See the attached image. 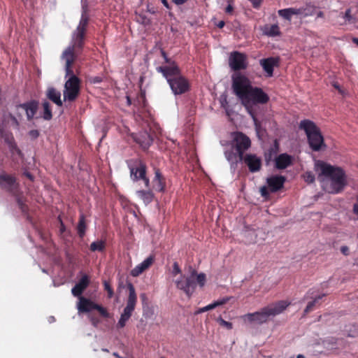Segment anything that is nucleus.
I'll list each match as a JSON object with an SVG mask.
<instances>
[{
    "mask_svg": "<svg viewBox=\"0 0 358 358\" xmlns=\"http://www.w3.org/2000/svg\"><path fill=\"white\" fill-rule=\"evenodd\" d=\"M113 355L118 358V356H120L117 352H114Z\"/></svg>",
    "mask_w": 358,
    "mask_h": 358,
    "instance_id": "obj_63",
    "label": "nucleus"
},
{
    "mask_svg": "<svg viewBox=\"0 0 358 358\" xmlns=\"http://www.w3.org/2000/svg\"><path fill=\"white\" fill-rule=\"evenodd\" d=\"M169 84L174 94H182L187 92L189 89V84L183 76H178L173 79L169 80Z\"/></svg>",
    "mask_w": 358,
    "mask_h": 358,
    "instance_id": "obj_16",
    "label": "nucleus"
},
{
    "mask_svg": "<svg viewBox=\"0 0 358 358\" xmlns=\"http://www.w3.org/2000/svg\"><path fill=\"white\" fill-rule=\"evenodd\" d=\"M342 17L345 19L346 22H355V17L351 14V9H348Z\"/></svg>",
    "mask_w": 358,
    "mask_h": 358,
    "instance_id": "obj_40",
    "label": "nucleus"
},
{
    "mask_svg": "<svg viewBox=\"0 0 358 358\" xmlns=\"http://www.w3.org/2000/svg\"><path fill=\"white\" fill-rule=\"evenodd\" d=\"M217 322L219 323V324L224 328H226L227 329H231L233 328V324L231 322H227V321H225L224 320H223L222 317H219L217 320Z\"/></svg>",
    "mask_w": 358,
    "mask_h": 358,
    "instance_id": "obj_41",
    "label": "nucleus"
},
{
    "mask_svg": "<svg viewBox=\"0 0 358 358\" xmlns=\"http://www.w3.org/2000/svg\"><path fill=\"white\" fill-rule=\"evenodd\" d=\"M353 41L358 45V38H354Z\"/></svg>",
    "mask_w": 358,
    "mask_h": 358,
    "instance_id": "obj_62",
    "label": "nucleus"
},
{
    "mask_svg": "<svg viewBox=\"0 0 358 358\" xmlns=\"http://www.w3.org/2000/svg\"><path fill=\"white\" fill-rule=\"evenodd\" d=\"M324 17V13L322 11H318L317 13V17Z\"/></svg>",
    "mask_w": 358,
    "mask_h": 358,
    "instance_id": "obj_57",
    "label": "nucleus"
},
{
    "mask_svg": "<svg viewBox=\"0 0 358 358\" xmlns=\"http://www.w3.org/2000/svg\"><path fill=\"white\" fill-rule=\"evenodd\" d=\"M259 63L264 71L267 73V76L271 77L273 76L274 66L278 65V59L275 57H268L261 59Z\"/></svg>",
    "mask_w": 358,
    "mask_h": 358,
    "instance_id": "obj_25",
    "label": "nucleus"
},
{
    "mask_svg": "<svg viewBox=\"0 0 358 358\" xmlns=\"http://www.w3.org/2000/svg\"><path fill=\"white\" fill-rule=\"evenodd\" d=\"M127 289L129 291V295L127 299V304L117 322V328H123L126 325V323L131 317L137 303V295L133 284L131 282L128 283Z\"/></svg>",
    "mask_w": 358,
    "mask_h": 358,
    "instance_id": "obj_7",
    "label": "nucleus"
},
{
    "mask_svg": "<svg viewBox=\"0 0 358 358\" xmlns=\"http://www.w3.org/2000/svg\"><path fill=\"white\" fill-rule=\"evenodd\" d=\"M67 77L68 79L64 84L63 96L64 101L72 102L77 99L80 93L81 80L74 73L66 74V78Z\"/></svg>",
    "mask_w": 358,
    "mask_h": 358,
    "instance_id": "obj_6",
    "label": "nucleus"
},
{
    "mask_svg": "<svg viewBox=\"0 0 358 358\" xmlns=\"http://www.w3.org/2000/svg\"><path fill=\"white\" fill-rule=\"evenodd\" d=\"M16 196V201L17 203V205L21 210V211L24 213H26L28 212L29 208L28 206L25 203L24 201L22 199V198L18 196V194Z\"/></svg>",
    "mask_w": 358,
    "mask_h": 358,
    "instance_id": "obj_38",
    "label": "nucleus"
},
{
    "mask_svg": "<svg viewBox=\"0 0 358 358\" xmlns=\"http://www.w3.org/2000/svg\"><path fill=\"white\" fill-rule=\"evenodd\" d=\"M232 145L234 147L238 154V158L243 159L244 152L251 145L250 139L241 132L233 134Z\"/></svg>",
    "mask_w": 358,
    "mask_h": 358,
    "instance_id": "obj_13",
    "label": "nucleus"
},
{
    "mask_svg": "<svg viewBox=\"0 0 358 358\" xmlns=\"http://www.w3.org/2000/svg\"><path fill=\"white\" fill-rule=\"evenodd\" d=\"M233 2V0H228V6H227L225 9V12L227 13H231L233 11V6L231 5Z\"/></svg>",
    "mask_w": 358,
    "mask_h": 358,
    "instance_id": "obj_47",
    "label": "nucleus"
},
{
    "mask_svg": "<svg viewBox=\"0 0 358 358\" xmlns=\"http://www.w3.org/2000/svg\"><path fill=\"white\" fill-rule=\"evenodd\" d=\"M268 187H266V186H263L260 188V193H261V195L264 197H267L269 195V192L270 190L268 191Z\"/></svg>",
    "mask_w": 358,
    "mask_h": 358,
    "instance_id": "obj_46",
    "label": "nucleus"
},
{
    "mask_svg": "<svg viewBox=\"0 0 358 358\" xmlns=\"http://www.w3.org/2000/svg\"><path fill=\"white\" fill-rule=\"evenodd\" d=\"M48 98L59 106H62L61 93L54 87H50L47 91Z\"/></svg>",
    "mask_w": 358,
    "mask_h": 358,
    "instance_id": "obj_27",
    "label": "nucleus"
},
{
    "mask_svg": "<svg viewBox=\"0 0 358 358\" xmlns=\"http://www.w3.org/2000/svg\"><path fill=\"white\" fill-rule=\"evenodd\" d=\"M217 26L219 27V28H222L224 26V21H220Z\"/></svg>",
    "mask_w": 358,
    "mask_h": 358,
    "instance_id": "obj_56",
    "label": "nucleus"
},
{
    "mask_svg": "<svg viewBox=\"0 0 358 358\" xmlns=\"http://www.w3.org/2000/svg\"><path fill=\"white\" fill-rule=\"evenodd\" d=\"M303 178L304 180L308 183H312L315 181V176L311 171H306L303 175Z\"/></svg>",
    "mask_w": 358,
    "mask_h": 358,
    "instance_id": "obj_42",
    "label": "nucleus"
},
{
    "mask_svg": "<svg viewBox=\"0 0 358 358\" xmlns=\"http://www.w3.org/2000/svg\"><path fill=\"white\" fill-rule=\"evenodd\" d=\"M333 86H334L336 89H337V90H338V92H339V93H340V94H344V92H343V90L341 89V87H340L339 85H338L337 83H334L333 84Z\"/></svg>",
    "mask_w": 358,
    "mask_h": 358,
    "instance_id": "obj_53",
    "label": "nucleus"
},
{
    "mask_svg": "<svg viewBox=\"0 0 358 358\" xmlns=\"http://www.w3.org/2000/svg\"><path fill=\"white\" fill-rule=\"evenodd\" d=\"M289 304L287 301H279L261 308L259 311L245 314L242 316V319L245 323L262 324L282 313Z\"/></svg>",
    "mask_w": 358,
    "mask_h": 358,
    "instance_id": "obj_3",
    "label": "nucleus"
},
{
    "mask_svg": "<svg viewBox=\"0 0 358 358\" xmlns=\"http://www.w3.org/2000/svg\"><path fill=\"white\" fill-rule=\"evenodd\" d=\"M299 128L306 132L309 145L313 151H319L325 148L320 130L313 122L309 120H302L299 124Z\"/></svg>",
    "mask_w": 358,
    "mask_h": 358,
    "instance_id": "obj_4",
    "label": "nucleus"
},
{
    "mask_svg": "<svg viewBox=\"0 0 358 358\" xmlns=\"http://www.w3.org/2000/svg\"><path fill=\"white\" fill-rule=\"evenodd\" d=\"M103 285H104L105 290L108 293V298H112V296H113V293L114 292H113V289L111 287L110 285L109 284V282H108L106 281H104Z\"/></svg>",
    "mask_w": 358,
    "mask_h": 358,
    "instance_id": "obj_44",
    "label": "nucleus"
},
{
    "mask_svg": "<svg viewBox=\"0 0 358 358\" xmlns=\"http://www.w3.org/2000/svg\"><path fill=\"white\" fill-rule=\"evenodd\" d=\"M296 358H305V357L303 355H298Z\"/></svg>",
    "mask_w": 358,
    "mask_h": 358,
    "instance_id": "obj_61",
    "label": "nucleus"
},
{
    "mask_svg": "<svg viewBox=\"0 0 358 358\" xmlns=\"http://www.w3.org/2000/svg\"><path fill=\"white\" fill-rule=\"evenodd\" d=\"M90 321L94 327H97L100 322V320L97 317L93 316L90 317Z\"/></svg>",
    "mask_w": 358,
    "mask_h": 358,
    "instance_id": "obj_48",
    "label": "nucleus"
},
{
    "mask_svg": "<svg viewBox=\"0 0 358 358\" xmlns=\"http://www.w3.org/2000/svg\"><path fill=\"white\" fill-rule=\"evenodd\" d=\"M106 243L103 240L94 241L90 244V250L92 252H103L106 249Z\"/></svg>",
    "mask_w": 358,
    "mask_h": 358,
    "instance_id": "obj_32",
    "label": "nucleus"
},
{
    "mask_svg": "<svg viewBox=\"0 0 358 358\" xmlns=\"http://www.w3.org/2000/svg\"><path fill=\"white\" fill-rule=\"evenodd\" d=\"M130 171V177L133 181H138L147 173V166L140 158L132 159L127 162Z\"/></svg>",
    "mask_w": 358,
    "mask_h": 358,
    "instance_id": "obj_11",
    "label": "nucleus"
},
{
    "mask_svg": "<svg viewBox=\"0 0 358 358\" xmlns=\"http://www.w3.org/2000/svg\"><path fill=\"white\" fill-rule=\"evenodd\" d=\"M86 223H85V216L84 214H80L79 216V221L77 226L78 234L80 238H83L85 234L86 231Z\"/></svg>",
    "mask_w": 358,
    "mask_h": 358,
    "instance_id": "obj_31",
    "label": "nucleus"
},
{
    "mask_svg": "<svg viewBox=\"0 0 358 358\" xmlns=\"http://www.w3.org/2000/svg\"><path fill=\"white\" fill-rule=\"evenodd\" d=\"M23 174H24V176H26L31 181L34 180V176H33V175L30 172L25 171Z\"/></svg>",
    "mask_w": 358,
    "mask_h": 358,
    "instance_id": "obj_51",
    "label": "nucleus"
},
{
    "mask_svg": "<svg viewBox=\"0 0 358 358\" xmlns=\"http://www.w3.org/2000/svg\"><path fill=\"white\" fill-rule=\"evenodd\" d=\"M162 4L167 8H170L169 3L167 0H160Z\"/></svg>",
    "mask_w": 358,
    "mask_h": 358,
    "instance_id": "obj_54",
    "label": "nucleus"
},
{
    "mask_svg": "<svg viewBox=\"0 0 358 358\" xmlns=\"http://www.w3.org/2000/svg\"><path fill=\"white\" fill-rule=\"evenodd\" d=\"M137 196L143 201L144 203H150L154 199V194L151 190H138L136 192Z\"/></svg>",
    "mask_w": 358,
    "mask_h": 358,
    "instance_id": "obj_29",
    "label": "nucleus"
},
{
    "mask_svg": "<svg viewBox=\"0 0 358 358\" xmlns=\"http://www.w3.org/2000/svg\"><path fill=\"white\" fill-rule=\"evenodd\" d=\"M141 180H142L144 182L145 187L149 188V187H150V179L147 177V176L144 175V177L143 178H141Z\"/></svg>",
    "mask_w": 358,
    "mask_h": 358,
    "instance_id": "obj_49",
    "label": "nucleus"
},
{
    "mask_svg": "<svg viewBox=\"0 0 358 358\" xmlns=\"http://www.w3.org/2000/svg\"><path fill=\"white\" fill-rule=\"evenodd\" d=\"M157 71L162 73V75L169 80L173 79L180 74V71L178 66L173 62L169 66H161L157 68Z\"/></svg>",
    "mask_w": 358,
    "mask_h": 358,
    "instance_id": "obj_20",
    "label": "nucleus"
},
{
    "mask_svg": "<svg viewBox=\"0 0 358 358\" xmlns=\"http://www.w3.org/2000/svg\"><path fill=\"white\" fill-rule=\"evenodd\" d=\"M355 264L358 265V258L355 259Z\"/></svg>",
    "mask_w": 358,
    "mask_h": 358,
    "instance_id": "obj_64",
    "label": "nucleus"
},
{
    "mask_svg": "<svg viewBox=\"0 0 358 358\" xmlns=\"http://www.w3.org/2000/svg\"><path fill=\"white\" fill-rule=\"evenodd\" d=\"M292 157L287 154H280L275 159V166L279 169H286L292 164Z\"/></svg>",
    "mask_w": 358,
    "mask_h": 358,
    "instance_id": "obj_26",
    "label": "nucleus"
},
{
    "mask_svg": "<svg viewBox=\"0 0 358 358\" xmlns=\"http://www.w3.org/2000/svg\"><path fill=\"white\" fill-rule=\"evenodd\" d=\"M65 229V227H64V224H63V222L61 221V227H60V231L62 232H63Z\"/></svg>",
    "mask_w": 358,
    "mask_h": 358,
    "instance_id": "obj_58",
    "label": "nucleus"
},
{
    "mask_svg": "<svg viewBox=\"0 0 358 358\" xmlns=\"http://www.w3.org/2000/svg\"><path fill=\"white\" fill-rule=\"evenodd\" d=\"M224 155L227 159L231 163L237 162L238 159H239L238 155H237V154L234 152L233 150H226L224 152Z\"/></svg>",
    "mask_w": 358,
    "mask_h": 358,
    "instance_id": "obj_37",
    "label": "nucleus"
},
{
    "mask_svg": "<svg viewBox=\"0 0 358 358\" xmlns=\"http://www.w3.org/2000/svg\"><path fill=\"white\" fill-rule=\"evenodd\" d=\"M155 257L153 255H150L147 257L143 262L141 264L136 266L131 271V275L133 277H138L145 271L148 269L154 263Z\"/></svg>",
    "mask_w": 358,
    "mask_h": 358,
    "instance_id": "obj_21",
    "label": "nucleus"
},
{
    "mask_svg": "<svg viewBox=\"0 0 358 358\" xmlns=\"http://www.w3.org/2000/svg\"><path fill=\"white\" fill-rule=\"evenodd\" d=\"M173 282L178 289H180L189 296L194 291L197 283L201 284V273L196 274L193 271L189 277L180 275L173 279Z\"/></svg>",
    "mask_w": 358,
    "mask_h": 358,
    "instance_id": "obj_5",
    "label": "nucleus"
},
{
    "mask_svg": "<svg viewBox=\"0 0 358 358\" xmlns=\"http://www.w3.org/2000/svg\"><path fill=\"white\" fill-rule=\"evenodd\" d=\"M9 148H10V152L13 153V154H15L16 153L17 155H18L19 156H21L22 155V151L20 150V149L17 147V144L13 141V142H10V144H9Z\"/></svg>",
    "mask_w": 358,
    "mask_h": 358,
    "instance_id": "obj_39",
    "label": "nucleus"
},
{
    "mask_svg": "<svg viewBox=\"0 0 358 358\" xmlns=\"http://www.w3.org/2000/svg\"><path fill=\"white\" fill-rule=\"evenodd\" d=\"M278 15L284 19L291 21L294 15H297L296 8H288L278 11Z\"/></svg>",
    "mask_w": 358,
    "mask_h": 358,
    "instance_id": "obj_30",
    "label": "nucleus"
},
{
    "mask_svg": "<svg viewBox=\"0 0 358 358\" xmlns=\"http://www.w3.org/2000/svg\"><path fill=\"white\" fill-rule=\"evenodd\" d=\"M324 295H319L316 296L312 301L309 302L304 309V314H307L313 310V308L318 303L319 301L324 296Z\"/></svg>",
    "mask_w": 358,
    "mask_h": 358,
    "instance_id": "obj_36",
    "label": "nucleus"
},
{
    "mask_svg": "<svg viewBox=\"0 0 358 358\" xmlns=\"http://www.w3.org/2000/svg\"><path fill=\"white\" fill-rule=\"evenodd\" d=\"M0 187L13 196H17L19 192V182L15 176L10 174H0Z\"/></svg>",
    "mask_w": 358,
    "mask_h": 358,
    "instance_id": "obj_12",
    "label": "nucleus"
},
{
    "mask_svg": "<svg viewBox=\"0 0 358 358\" xmlns=\"http://www.w3.org/2000/svg\"><path fill=\"white\" fill-rule=\"evenodd\" d=\"M162 55L163 57L164 58L165 62L166 63H169V59L167 57L166 52L162 50Z\"/></svg>",
    "mask_w": 358,
    "mask_h": 358,
    "instance_id": "obj_55",
    "label": "nucleus"
},
{
    "mask_svg": "<svg viewBox=\"0 0 358 358\" xmlns=\"http://www.w3.org/2000/svg\"><path fill=\"white\" fill-rule=\"evenodd\" d=\"M264 33L268 36H277L280 34V28L277 24L266 26L264 29Z\"/></svg>",
    "mask_w": 358,
    "mask_h": 358,
    "instance_id": "obj_33",
    "label": "nucleus"
},
{
    "mask_svg": "<svg viewBox=\"0 0 358 358\" xmlns=\"http://www.w3.org/2000/svg\"><path fill=\"white\" fill-rule=\"evenodd\" d=\"M77 309L79 313H90L92 310H96L101 317L104 318H108L110 317V314L106 308L84 296L79 297Z\"/></svg>",
    "mask_w": 358,
    "mask_h": 358,
    "instance_id": "obj_10",
    "label": "nucleus"
},
{
    "mask_svg": "<svg viewBox=\"0 0 358 358\" xmlns=\"http://www.w3.org/2000/svg\"><path fill=\"white\" fill-rule=\"evenodd\" d=\"M127 289L129 291V295L127 299V304L117 322V328H123L126 325V323L131 317L137 303V295L133 284L131 282L128 283Z\"/></svg>",
    "mask_w": 358,
    "mask_h": 358,
    "instance_id": "obj_8",
    "label": "nucleus"
},
{
    "mask_svg": "<svg viewBox=\"0 0 358 358\" xmlns=\"http://www.w3.org/2000/svg\"><path fill=\"white\" fill-rule=\"evenodd\" d=\"M43 108V118L45 120H50L52 117V109L50 103L44 101L42 103Z\"/></svg>",
    "mask_w": 358,
    "mask_h": 358,
    "instance_id": "obj_34",
    "label": "nucleus"
},
{
    "mask_svg": "<svg viewBox=\"0 0 358 358\" xmlns=\"http://www.w3.org/2000/svg\"><path fill=\"white\" fill-rule=\"evenodd\" d=\"M132 138L143 150H147L153 141L152 136L147 131L133 134Z\"/></svg>",
    "mask_w": 358,
    "mask_h": 358,
    "instance_id": "obj_18",
    "label": "nucleus"
},
{
    "mask_svg": "<svg viewBox=\"0 0 358 358\" xmlns=\"http://www.w3.org/2000/svg\"><path fill=\"white\" fill-rule=\"evenodd\" d=\"M90 285V278L88 275H83L78 283L71 289V293L74 296H82L83 292Z\"/></svg>",
    "mask_w": 358,
    "mask_h": 358,
    "instance_id": "obj_23",
    "label": "nucleus"
},
{
    "mask_svg": "<svg viewBox=\"0 0 358 358\" xmlns=\"http://www.w3.org/2000/svg\"><path fill=\"white\" fill-rule=\"evenodd\" d=\"M38 101L36 100H31L25 103L18 105L17 108H22L25 111L27 119L28 121H31L34 119L38 109Z\"/></svg>",
    "mask_w": 358,
    "mask_h": 358,
    "instance_id": "obj_19",
    "label": "nucleus"
},
{
    "mask_svg": "<svg viewBox=\"0 0 358 358\" xmlns=\"http://www.w3.org/2000/svg\"><path fill=\"white\" fill-rule=\"evenodd\" d=\"M296 12L297 16L306 17L314 15L315 13V8L311 5H306L305 6L296 8Z\"/></svg>",
    "mask_w": 358,
    "mask_h": 358,
    "instance_id": "obj_28",
    "label": "nucleus"
},
{
    "mask_svg": "<svg viewBox=\"0 0 358 358\" xmlns=\"http://www.w3.org/2000/svg\"><path fill=\"white\" fill-rule=\"evenodd\" d=\"M153 188L160 192L166 189V179L159 169H155V177L152 180Z\"/></svg>",
    "mask_w": 358,
    "mask_h": 358,
    "instance_id": "obj_24",
    "label": "nucleus"
},
{
    "mask_svg": "<svg viewBox=\"0 0 358 358\" xmlns=\"http://www.w3.org/2000/svg\"><path fill=\"white\" fill-rule=\"evenodd\" d=\"M171 274L174 278H178L177 276L178 275H182L181 270H180L179 265L177 262H174L173 264V270L171 271Z\"/></svg>",
    "mask_w": 358,
    "mask_h": 358,
    "instance_id": "obj_43",
    "label": "nucleus"
},
{
    "mask_svg": "<svg viewBox=\"0 0 358 358\" xmlns=\"http://www.w3.org/2000/svg\"><path fill=\"white\" fill-rule=\"evenodd\" d=\"M266 181L270 192H275L283 187L285 178L282 176H273L268 178Z\"/></svg>",
    "mask_w": 358,
    "mask_h": 358,
    "instance_id": "obj_22",
    "label": "nucleus"
},
{
    "mask_svg": "<svg viewBox=\"0 0 358 358\" xmlns=\"http://www.w3.org/2000/svg\"><path fill=\"white\" fill-rule=\"evenodd\" d=\"M81 51L71 45L63 52L62 58L65 61V72L66 75L73 73V64L78 57V54L81 52Z\"/></svg>",
    "mask_w": 358,
    "mask_h": 358,
    "instance_id": "obj_14",
    "label": "nucleus"
},
{
    "mask_svg": "<svg viewBox=\"0 0 358 358\" xmlns=\"http://www.w3.org/2000/svg\"><path fill=\"white\" fill-rule=\"evenodd\" d=\"M239 160L243 161L248 166L250 172H257L261 169L262 160L256 155L248 154L245 156L243 155V159H239Z\"/></svg>",
    "mask_w": 358,
    "mask_h": 358,
    "instance_id": "obj_17",
    "label": "nucleus"
},
{
    "mask_svg": "<svg viewBox=\"0 0 358 358\" xmlns=\"http://www.w3.org/2000/svg\"><path fill=\"white\" fill-rule=\"evenodd\" d=\"M201 313V308H199L195 311V314H199Z\"/></svg>",
    "mask_w": 358,
    "mask_h": 358,
    "instance_id": "obj_60",
    "label": "nucleus"
},
{
    "mask_svg": "<svg viewBox=\"0 0 358 358\" xmlns=\"http://www.w3.org/2000/svg\"><path fill=\"white\" fill-rule=\"evenodd\" d=\"M141 298L143 299V300H145L146 299V295L145 294H141Z\"/></svg>",
    "mask_w": 358,
    "mask_h": 358,
    "instance_id": "obj_59",
    "label": "nucleus"
},
{
    "mask_svg": "<svg viewBox=\"0 0 358 358\" xmlns=\"http://www.w3.org/2000/svg\"><path fill=\"white\" fill-rule=\"evenodd\" d=\"M229 298H222L221 299H219L205 307H203V312H205V311H208V310H212L215 308H216L217 306H222L224 303H226L228 301H229Z\"/></svg>",
    "mask_w": 358,
    "mask_h": 358,
    "instance_id": "obj_35",
    "label": "nucleus"
},
{
    "mask_svg": "<svg viewBox=\"0 0 358 358\" xmlns=\"http://www.w3.org/2000/svg\"><path fill=\"white\" fill-rule=\"evenodd\" d=\"M232 89L234 93L241 100L249 114L252 117L256 127L257 120L252 112L253 106L258 103H266L268 101V96L261 88L253 87L250 80L240 73L232 76Z\"/></svg>",
    "mask_w": 358,
    "mask_h": 358,
    "instance_id": "obj_1",
    "label": "nucleus"
},
{
    "mask_svg": "<svg viewBox=\"0 0 358 358\" xmlns=\"http://www.w3.org/2000/svg\"><path fill=\"white\" fill-rule=\"evenodd\" d=\"M341 252L344 255H349V248L348 246L346 245H343L341 248Z\"/></svg>",
    "mask_w": 358,
    "mask_h": 358,
    "instance_id": "obj_50",
    "label": "nucleus"
},
{
    "mask_svg": "<svg viewBox=\"0 0 358 358\" xmlns=\"http://www.w3.org/2000/svg\"><path fill=\"white\" fill-rule=\"evenodd\" d=\"M229 65L234 71L245 69L248 66L246 55L237 51L231 52L229 57Z\"/></svg>",
    "mask_w": 358,
    "mask_h": 358,
    "instance_id": "obj_15",
    "label": "nucleus"
},
{
    "mask_svg": "<svg viewBox=\"0 0 358 358\" xmlns=\"http://www.w3.org/2000/svg\"><path fill=\"white\" fill-rule=\"evenodd\" d=\"M315 171L322 189L329 194H338L346 185L344 171L339 167L331 166L322 161L315 164Z\"/></svg>",
    "mask_w": 358,
    "mask_h": 358,
    "instance_id": "obj_2",
    "label": "nucleus"
},
{
    "mask_svg": "<svg viewBox=\"0 0 358 358\" xmlns=\"http://www.w3.org/2000/svg\"><path fill=\"white\" fill-rule=\"evenodd\" d=\"M28 135L31 140H35L39 136L40 133L37 129H32L29 131Z\"/></svg>",
    "mask_w": 358,
    "mask_h": 358,
    "instance_id": "obj_45",
    "label": "nucleus"
},
{
    "mask_svg": "<svg viewBox=\"0 0 358 358\" xmlns=\"http://www.w3.org/2000/svg\"><path fill=\"white\" fill-rule=\"evenodd\" d=\"M176 5H182L186 3L188 0H171Z\"/></svg>",
    "mask_w": 358,
    "mask_h": 358,
    "instance_id": "obj_52",
    "label": "nucleus"
},
{
    "mask_svg": "<svg viewBox=\"0 0 358 358\" xmlns=\"http://www.w3.org/2000/svg\"><path fill=\"white\" fill-rule=\"evenodd\" d=\"M88 23V16L86 14H82L79 24L73 32L71 45L78 50H83Z\"/></svg>",
    "mask_w": 358,
    "mask_h": 358,
    "instance_id": "obj_9",
    "label": "nucleus"
}]
</instances>
